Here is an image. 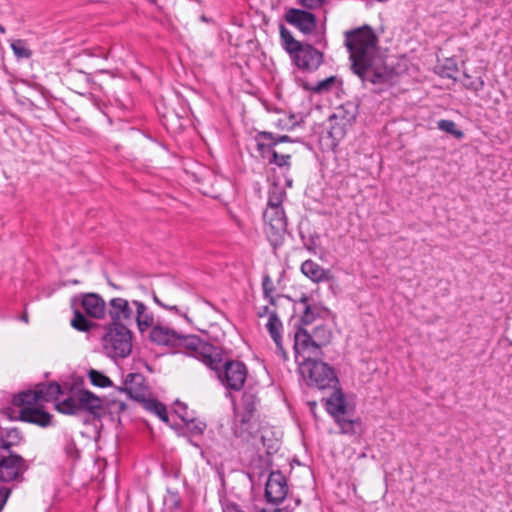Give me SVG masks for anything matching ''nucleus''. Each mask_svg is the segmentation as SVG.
<instances>
[{
    "mask_svg": "<svg viewBox=\"0 0 512 512\" xmlns=\"http://www.w3.org/2000/svg\"><path fill=\"white\" fill-rule=\"evenodd\" d=\"M344 43L349 52L351 69L364 86L371 84L373 91L381 92L391 83L393 70L378 57V37L369 25L344 32Z\"/></svg>",
    "mask_w": 512,
    "mask_h": 512,
    "instance_id": "f257e3e1",
    "label": "nucleus"
},
{
    "mask_svg": "<svg viewBox=\"0 0 512 512\" xmlns=\"http://www.w3.org/2000/svg\"><path fill=\"white\" fill-rule=\"evenodd\" d=\"M296 359L299 361V373L307 386L321 392L335 388L339 384L334 369L316 358L321 355V347L328 342L329 332L324 327H316L314 334L299 329L294 336Z\"/></svg>",
    "mask_w": 512,
    "mask_h": 512,
    "instance_id": "f03ea898",
    "label": "nucleus"
},
{
    "mask_svg": "<svg viewBox=\"0 0 512 512\" xmlns=\"http://www.w3.org/2000/svg\"><path fill=\"white\" fill-rule=\"evenodd\" d=\"M175 349L200 360L212 370L218 369L220 354L212 345L202 341L196 335H183L180 333Z\"/></svg>",
    "mask_w": 512,
    "mask_h": 512,
    "instance_id": "7ed1b4c3",
    "label": "nucleus"
},
{
    "mask_svg": "<svg viewBox=\"0 0 512 512\" xmlns=\"http://www.w3.org/2000/svg\"><path fill=\"white\" fill-rule=\"evenodd\" d=\"M183 295V291L172 280L160 281L157 285V291H152V298L158 306L179 314L190 322L187 316L189 306L182 300Z\"/></svg>",
    "mask_w": 512,
    "mask_h": 512,
    "instance_id": "20e7f679",
    "label": "nucleus"
},
{
    "mask_svg": "<svg viewBox=\"0 0 512 512\" xmlns=\"http://www.w3.org/2000/svg\"><path fill=\"white\" fill-rule=\"evenodd\" d=\"M57 411L62 414L76 415L80 412H88L96 415L103 408L102 400L88 390H80L55 405Z\"/></svg>",
    "mask_w": 512,
    "mask_h": 512,
    "instance_id": "39448f33",
    "label": "nucleus"
},
{
    "mask_svg": "<svg viewBox=\"0 0 512 512\" xmlns=\"http://www.w3.org/2000/svg\"><path fill=\"white\" fill-rule=\"evenodd\" d=\"M103 349L111 358H125L132 350V337L125 325H110L102 338Z\"/></svg>",
    "mask_w": 512,
    "mask_h": 512,
    "instance_id": "423d86ee",
    "label": "nucleus"
},
{
    "mask_svg": "<svg viewBox=\"0 0 512 512\" xmlns=\"http://www.w3.org/2000/svg\"><path fill=\"white\" fill-rule=\"evenodd\" d=\"M61 394V387L56 382L40 383L34 390L23 391L14 396L13 404L21 409L34 408L42 405L43 402H50L57 399Z\"/></svg>",
    "mask_w": 512,
    "mask_h": 512,
    "instance_id": "0eeeda50",
    "label": "nucleus"
},
{
    "mask_svg": "<svg viewBox=\"0 0 512 512\" xmlns=\"http://www.w3.org/2000/svg\"><path fill=\"white\" fill-rule=\"evenodd\" d=\"M265 233L274 249L278 248L287 232V218L283 208H266L263 213Z\"/></svg>",
    "mask_w": 512,
    "mask_h": 512,
    "instance_id": "6e6552de",
    "label": "nucleus"
},
{
    "mask_svg": "<svg viewBox=\"0 0 512 512\" xmlns=\"http://www.w3.org/2000/svg\"><path fill=\"white\" fill-rule=\"evenodd\" d=\"M222 367V359L220 358L218 369L215 370L221 383L229 390L239 391L243 388L246 377L247 368L239 361H228Z\"/></svg>",
    "mask_w": 512,
    "mask_h": 512,
    "instance_id": "1a4fd4ad",
    "label": "nucleus"
},
{
    "mask_svg": "<svg viewBox=\"0 0 512 512\" xmlns=\"http://www.w3.org/2000/svg\"><path fill=\"white\" fill-rule=\"evenodd\" d=\"M286 477L280 471H272L265 485V498L269 503L278 505L282 503L288 494Z\"/></svg>",
    "mask_w": 512,
    "mask_h": 512,
    "instance_id": "9d476101",
    "label": "nucleus"
},
{
    "mask_svg": "<svg viewBox=\"0 0 512 512\" xmlns=\"http://www.w3.org/2000/svg\"><path fill=\"white\" fill-rule=\"evenodd\" d=\"M295 65L305 71L316 70L323 61V55L312 45L305 44L291 56Z\"/></svg>",
    "mask_w": 512,
    "mask_h": 512,
    "instance_id": "9b49d317",
    "label": "nucleus"
},
{
    "mask_svg": "<svg viewBox=\"0 0 512 512\" xmlns=\"http://www.w3.org/2000/svg\"><path fill=\"white\" fill-rule=\"evenodd\" d=\"M109 316L112 320L113 326L125 325L134 321V312L132 310V302L128 300L116 297L109 301Z\"/></svg>",
    "mask_w": 512,
    "mask_h": 512,
    "instance_id": "f8f14e48",
    "label": "nucleus"
},
{
    "mask_svg": "<svg viewBox=\"0 0 512 512\" xmlns=\"http://www.w3.org/2000/svg\"><path fill=\"white\" fill-rule=\"evenodd\" d=\"M285 19L290 25L296 27L304 34L313 32L317 25V20L313 13L296 8L288 10Z\"/></svg>",
    "mask_w": 512,
    "mask_h": 512,
    "instance_id": "ddd939ff",
    "label": "nucleus"
},
{
    "mask_svg": "<svg viewBox=\"0 0 512 512\" xmlns=\"http://www.w3.org/2000/svg\"><path fill=\"white\" fill-rule=\"evenodd\" d=\"M126 392L130 398L145 402L148 395V387L145 383V378L140 373H130L124 380V387L121 389Z\"/></svg>",
    "mask_w": 512,
    "mask_h": 512,
    "instance_id": "4468645a",
    "label": "nucleus"
},
{
    "mask_svg": "<svg viewBox=\"0 0 512 512\" xmlns=\"http://www.w3.org/2000/svg\"><path fill=\"white\" fill-rule=\"evenodd\" d=\"M179 334L177 331L163 326V325H155L152 327L149 333L150 340L161 346H167L169 348L175 349L177 345V340L179 339Z\"/></svg>",
    "mask_w": 512,
    "mask_h": 512,
    "instance_id": "2eb2a0df",
    "label": "nucleus"
},
{
    "mask_svg": "<svg viewBox=\"0 0 512 512\" xmlns=\"http://www.w3.org/2000/svg\"><path fill=\"white\" fill-rule=\"evenodd\" d=\"M81 306L84 309L85 313L96 319L103 318L106 311V303L96 293H87L82 296Z\"/></svg>",
    "mask_w": 512,
    "mask_h": 512,
    "instance_id": "dca6fc26",
    "label": "nucleus"
},
{
    "mask_svg": "<svg viewBox=\"0 0 512 512\" xmlns=\"http://www.w3.org/2000/svg\"><path fill=\"white\" fill-rule=\"evenodd\" d=\"M327 391H331L329 397L323 398L327 412L333 417L345 415L346 401L339 384L335 388H329Z\"/></svg>",
    "mask_w": 512,
    "mask_h": 512,
    "instance_id": "f3484780",
    "label": "nucleus"
},
{
    "mask_svg": "<svg viewBox=\"0 0 512 512\" xmlns=\"http://www.w3.org/2000/svg\"><path fill=\"white\" fill-rule=\"evenodd\" d=\"M19 419L41 427H47L51 424L52 415L46 412L42 405H39L34 408L27 407L19 410Z\"/></svg>",
    "mask_w": 512,
    "mask_h": 512,
    "instance_id": "a211bd4d",
    "label": "nucleus"
},
{
    "mask_svg": "<svg viewBox=\"0 0 512 512\" xmlns=\"http://www.w3.org/2000/svg\"><path fill=\"white\" fill-rule=\"evenodd\" d=\"M357 116V107L355 104L348 102L336 108L330 121H334L335 125L339 126L341 131L344 132L347 126H351Z\"/></svg>",
    "mask_w": 512,
    "mask_h": 512,
    "instance_id": "6ab92c4d",
    "label": "nucleus"
},
{
    "mask_svg": "<svg viewBox=\"0 0 512 512\" xmlns=\"http://www.w3.org/2000/svg\"><path fill=\"white\" fill-rule=\"evenodd\" d=\"M251 409L249 408V411L244 410L241 414L237 413L234 422V435L244 440H249L255 428L252 423L254 412H251Z\"/></svg>",
    "mask_w": 512,
    "mask_h": 512,
    "instance_id": "aec40b11",
    "label": "nucleus"
},
{
    "mask_svg": "<svg viewBox=\"0 0 512 512\" xmlns=\"http://www.w3.org/2000/svg\"><path fill=\"white\" fill-rule=\"evenodd\" d=\"M255 139H256V143H257L256 144L257 150L261 153V155L263 157L265 156L266 151H270L278 143L292 141L288 135L276 136L271 132H265V131L259 132L256 135Z\"/></svg>",
    "mask_w": 512,
    "mask_h": 512,
    "instance_id": "412c9836",
    "label": "nucleus"
},
{
    "mask_svg": "<svg viewBox=\"0 0 512 512\" xmlns=\"http://www.w3.org/2000/svg\"><path fill=\"white\" fill-rule=\"evenodd\" d=\"M301 272L314 282H324L330 279V271L313 260L304 261L301 265Z\"/></svg>",
    "mask_w": 512,
    "mask_h": 512,
    "instance_id": "4be33fe9",
    "label": "nucleus"
},
{
    "mask_svg": "<svg viewBox=\"0 0 512 512\" xmlns=\"http://www.w3.org/2000/svg\"><path fill=\"white\" fill-rule=\"evenodd\" d=\"M132 305L136 308L134 320L136 321L140 332H144L153 325V315L149 312L147 306L141 301L133 300Z\"/></svg>",
    "mask_w": 512,
    "mask_h": 512,
    "instance_id": "5701e85b",
    "label": "nucleus"
},
{
    "mask_svg": "<svg viewBox=\"0 0 512 512\" xmlns=\"http://www.w3.org/2000/svg\"><path fill=\"white\" fill-rule=\"evenodd\" d=\"M266 328H267L271 338L275 342L278 351L283 356H285V351L282 347V336H281V331H282L283 325L275 312H271L269 314Z\"/></svg>",
    "mask_w": 512,
    "mask_h": 512,
    "instance_id": "b1692460",
    "label": "nucleus"
},
{
    "mask_svg": "<svg viewBox=\"0 0 512 512\" xmlns=\"http://www.w3.org/2000/svg\"><path fill=\"white\" fill-rule=\"evenodd\" d=\"M298 308H302V316H301V322L304 325H309L312 322L315 321L317 317L321 315V308L317 305H310L308 304V300L306 297L301 298V300L297 304Z\"/></svg>",
    "mask_w": 512,
    "mask_h": 512,
    "instance_id": "393cba45",
    "label": "nucleus"
},
{
    "mask_svg": "<svg viewBox=\"0 0 512 512\" xmlns=\"http://www.w3.org/2000/svg\"><path fill=\"white\" fill-rule=\"evenodd\" d=\"M280 37L284 49L292 56L302 47V43L295 40L291 32L283 25L280 26Z\"/></svg>",
    "mask_w": 512,
    "mask_h": 512,
    "instance_id": "a878e982",
    "label": "nucleus"
},
{
    "mask_svg": "<svg viewBox=\"0 0 512 512\" xmlns=\"http://www.w3.org/2000/svg\"><path fill=\"white\" fill-rule=\"evenodd\" d=\"M180 407L184 410V412L181 413L180 410L177 409L176 413L179 415L183 422H186L189 425L190 432L194 435L202 434L206 428L205 423L201 421L195 422L193 418L190 417L186 412V406L180 405Z\"/></svg>",
    "mask_w": 512,
    "mask_h": 512,
    "instance_id": "bb28decb",
    "label": "nucleus"
},
{
    "mask_svg": "<svg viewBox=\"0 0 512 512\" xmlns=\"http://www.w3.org/2000/svg\"><path fill=\"white\" fill-rule=\"evenodd\" d=\"M146 410L157 415L162 421L168 422V413L165 405L155 399H147L144 403Z\"/></svg>",
    "mask_w": 512,
    "mask_h": 512,
    "instance_id": "cd10ccee",
    "label": "nucleus"
},
{
    "mask_svg": "<svg viewBox=\"0 0 512 512\" xmlns=\"http://www.w3.org/2000/svg\"><path fill=\"white\" fill-rule=\"evenodd\" d=\"M285 197V191L275 185L269 190L268 202L266 208H283L282 202Z\"/></svg>",
    "mask_w": 512,
    "mask_h": 512,
    "instance_id": "c85d7f7f",
    "label": "nucleus"
},
{
    "mask_svg": "<svg viewBox=\"0 0 512 512\" xmlns=\"http://www.w3.org/2000/svg\"><path fill=\"white\" fill-rule=\"evenodd\" d=\"M11 48L17 59H28L32 55L31 50L28 48L27 42L24 40H14L11 43Z\"/></svg>",
    "mask_w": 512,
    "mask_h": 512,
    "instance_id": "c756f323",
    "label": "nucleus"
},
{
    "mask_svg": "<svg viewBox=\"0 0 512 512\" xmlns=\"http://www.w3.org/2000/svg\"><path fill=\"white\" fill-rule=\"evenodd\" d=\"M71 325L78 331L87 332L92 328L93 323L87 320L81 312L75 310Z\"/></svg>",
    "mask_w": 512,
    "mask_h": 512,
    "instance_id": "7c9ffc66",
    "label": "nucleus"
},
{
    "mask_svg": "<svg viewBox=\"0 0 512 512\" xmlns=\"http://www.w3.org/2000/svg\"><path fill=\"white\" fill-rule=\"evenodd\" d=\"M89 379L94 386L106 388L112 386L111 380L102 372L91 369L88 373Z\"/></svg>",
    "mask_w": 512,
    "mask_h": 512,
    "instance_id": "2f4dec72",
    "label": "nucleus"
},
{
    "mask_svg": "<svg viewBox=\"0 0 512 512\" xmlns=\"http://www.w3.org/2000/svg\"><path fill=\"white\" fill-rule=\"evenodd\" d=\"M437 127L441 131L451 134L458 139H461L464 136V133L461 130L457 129L455 122L452 120H446V119L439 120L437 123Z\"/></svg>",
    "mask_w": 512,
    "mask_h": 512,
    "instance_id": "473e14b6",
    "label": "nucleus"
},
{
    "mask_svg": "<svg viewBox=\"0 0 512 512\" xmlns=\"http://www.w3.org/2000/svg\"><path fill=\"white\" fill-rule=\"evenodd\" d=\"M266 153H270L269 163L276 164L279 167H288L290 165L291 156L289 154L280 155L273 149L266 151Z\"/></svg>",
    "mask_w": 512,
    "mask_h": 512,
    "instance_id": "72a5a7b5",
    "label": "nucleus"
},
{
    "mask_svg": "<svg viewBox=\"0 0 512 512\" xmlns=\"http://www.w3.org/2000/svg\"><path fill=\"white\" fill-rule=\"evenodd\" d=\"M334 418L340 428L341 433H343V434H354L355 433V429H354L355 422L353 420L344 418V415L336 416Z\"/></svg>",
    "mask_w": 512,
    "mask_h": 512,
    "instance_id": "f704fd0d",
    "label": "nucleus"
},
{
    "mask_svg": "<svg viewBox=\"0 0 512 512\" xmlns=\"http://www.w3.org/2000/svg\"><path fill=\"white\" fill-rule=\"evenodd\" d=\"M458 71L456 62L453 59H446L441 67V76L446 78H455V74Z\"/></svg>",
    "mask_w": 512,
    "mask_h": 512,
    "instance_id": "c9c22d12",
    "label": "nucleus"
},
{
    "mask_svg": "<svg viewBox=\"0 0 512 512\" xmlns=\"http://www.w3.org/2000/svg\"><path fill=\"white\" fill-rule=\"evenodd\" d=\"M464 86L469 89V90H472V91H475V92H478L480 90L483 89L484 87V81L482 80L481 77H477V78H471L470 76L466 75L465 74V81H464Z\"/></svg>",
    "mask_w": 512,
    "mask_h": 512,
    "instance_id": "e433bc0d",
    "label": "nucleus"
},
{
    "mask_svg": "<svg viewBox=\"0 0 512 512\" xmlns=\"http://www.w3.org/2000/svg\"><path fill=\"white\" fill-rule=\"evenodd\" d=\"M242 402L244 410L249 411V408H252L251 412H254L256 410V397L253 394L244 393Z\"/></svg>",
    "mask_w": 512,
    "mask_h": 512,
    "instance_id": "4c0bfd02",
    "label": "nucleus"
},
{
    "mask_svg": "<svg viewBox=\"0 0 512 512\" xmlns=\"http://www.w3.org/2000/svg\"><path fill=\"white\" fill-rule=\"evenodd\" d=\"M327 0H299L301 6L309 10L318 9L323 6Z\"/></svg>",
    "mask_w": 512,
    "mask_h": 512,
    "instance_id": "58836bf2",
    "label": "nucleus"
},
{
    "mask_svg": "<svg viewBox=\"0 0 512 512\" xmlns=\"http://www.w3.org/2000/svg\"><path fill=\"white\" fill-rule=\"evenodd\" d=\"M334 83V78L330 77L327 79H324L322 81H319L314 87L311 89L315 92H322L328 90L332 84Z\"/></svg>",
    "mask_w": 512,
    "mask_h": 512,
    "instance_id": "ea45409f",
    "label": "nucleus"
},
{
    "mask_svg": "<svg viewBox=\"0 0 512 512\" xmlns=\"http://www.w3.org/2000/svg\"><path fill=\"white\" fill-rule=\"evenodd\" d=\"M269 284H271L269 277H265L263 280V288H264L265 293H267V291H268Z\"/></svg>",
    "mask_w": 512,
    "mask_h": 512,
    "instance_id": "a19ab883",
    "label": "nucleus"
},
{
    "mask_svg": "<svg viewBox=\"0 0 512 512\" xmlns=\"http://www.w3.org/2000/svg\"><path fill=\"white\" fill-rule=\"evenodd\" d=\"M289 119H290V121H291V124H290L289 126H286V128H287V129H293V128L296 126V124H297V122H296V121H293V120L295 119V116H294V115H291V116L289 117Z\"/></svg>",
    "mask_w": 512,
    "mask_h": 512,
    "instance_id": "79ce46f5",
    "label": "nucleus"
},
{
    "mask_svg": "<svg viewBox=\"0 0 512 512\" xmlns=\"http://www.w3.org/2000/svg\"><path fill=\"white\" fill-rule=\"evenodd\" d=\"M20 319H21L23 322H25V323H28V321H29V320H28V315H27L26 313H24Z\"/></svg>",
    "mask_w": 512,
    "mask_h": 512,
    "instance_id": "37998d69",
    "label": "nucleus"
},
{
    "mask_svg": "<svg viewBox=\"0 0 512 512\" xmlns=\"http://www.w3.org/2000/svg\"><path fill=\"white\" fill-rule=\"evenodd\" d=\"M171 499L173 500V503L175 504V506L178 505V500H177V496L175 494L171 495Z\"/></svg>",
    "mask_w": 512,
    "mask_h": 512,
    "instance_id": "c03bdc74",
    "label": "nucleus"
},
{
    "mask_svg": "<svg viewBox=\"0 0 512 512\" xmlns=\"http://www.w3.org/2000/svg\"><path fill=\"white\" fill-rule=\"evenodd\" d=\"M10 435H13V436L17 437L18 436V432L16 430H13V431L10 432Z\"/></svg>",
    "mask_w": 512,
    "mask_h": 512,
    "instance_id": "a18cd8bd",
    "label": "nucleus"
},
{
    "mask_svg": "<svg viewBox=\"0 0 512 512\" xmlns=\"http://www.w3.org/2000/svg\"><path fill=\"white\" fill-rule=\"evenodd\" d=\"M6 30H5V27L3 25H0V33H5Z\"/></svg>",
    "mask_w": 512,
    "mask_h": 512,
    "instance_id": "49530a36",
    "label": "nucleus"
},
{
    "mask_svg": "<svg viewBox=\"0 0 512 512\" xmlns=\"http://www.w3.org/2000/svg\"><path fill=\"white\" fill-rule=\"evenodd\" d=\"M261 512H265V510H262ZM274 512H277L276 510Z\"/></svg>",
    "mask_w": 512,
    "mask_h": 512,
    "instance_id": "de8ad7c7",
    "label": "nucleus"
}]
</instances>
